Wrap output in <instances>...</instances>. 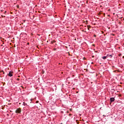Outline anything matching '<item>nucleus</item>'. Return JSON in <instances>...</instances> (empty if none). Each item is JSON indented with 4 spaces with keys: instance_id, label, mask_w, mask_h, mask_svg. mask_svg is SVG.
Returning <instances> with one entry per match:
<instances>
[{
    "instance_id": "obj_1",
    "label": "nucleus",
    "mask_w": 124,
    "mask_h": 124,
    "mask_svg": "<svg viewBox=\"0 0 124 124\" xmlns=\"http://www.w3.org/2000/svg\"><path fill=\"white\" fill-rule=\"evenodd\" d=\"M21 108H17L16 110V113H18V114H20V113H21Z\"/></svg>"
},
{
    "instance_id": "obj_2",
    "label": "nucleus",
    "mask_w": 124,
    "mask_h": 124,
    "mask_svg": "<svg viewBox=\"0 0 124 124\" xmlns=\"http://www.w3.org/2000/svg\"><path fill=\"white\" fill-rule=\"evenodd\" d=\"M8 76H9L10 77H12V76H13L12 72H9V73L8 74Z\"/></svg>"
},
{
    "instance_id": "obj_3",
    "label": "nucleus",
    "mask_w": 124,
    "mask_h": 124,
    "mask_svg": "<svg viewBox=\"0 0 124 124\" xmlns=\"http://www.w3.org/2000/svg\"><path fill=\"white\" fill-rule=\"evenodd\" d=\"M110 102H113V101H115V98L112 97L110 98Z\"/></svg>"
},
{
    "instance_id": "obj_4",
    "label": "nucleus",
    "mask_w": 124,
    "mask_h": 124,
    "mask_svg": "<svg viewBox=\"0 0 124 124\" xmlns=\"http://www.w3.org/2000/svg\"><path fill=\"white\" fill-rule=\"evenodd\" d=\"M107 58H112V57H113L112 56V55H109V54H108L107 55Z\"/></svg>"
},
{
    "instance_id": "obj_5",
    "label": "nucleus",
    "mask_w": 124,
    "mask_h": 124,
    "mask_svg": "<svg viewBox=\"0 0 124 124\" xmlns=\"http://www.w3.org/2000/svg\"><path fill=\"white\" fill-rule=\"evenodd\" d=\"M87 27H88V31H90V28H91V26L90 25H88Z\"/></svg>"
},
{
    "instance_id": "obj_6",
    "label": "nucleus",
    "mask_w": 124,
    "mask_h": 124,
    "mask_svg": "<svg viewBox=\"0 0 124 124\" xmlns=\"http://www.w3.org/2000/svg\"><path fill=\"white\" fill-rule=\"evenodd\" d=\"M106 58H107V56H104L102 57L103 60H106Z\"/></svg>"
},
{
    "instance_id": "obj_7",
    "label": "nucleus",
    "mask_w": 124,
    "mask_h": 124,
    "mask_svg": "<svg viewBox=\"0 0 124 124\" xmlns=\"http://www.w3.org/2000/svg\"><path fill=\"white\" fill-rule=\"evenodd\" d=\"M0 72H3V74H4V72L3 71L0 70Z\"/></svg>"
},
{
    "instance_id": "obj_8",
    "label": "nucleus",
    "mask_w": 124,
    "mask_h": 124,
    "mask_svg": "<svg viewBox=\"0 0 124 124\" xmlns=\"http://www.w3.org/2000/svg\"><path fill=\"white\" fill-rule=\"evenodd\" d=\"M17 81H20V78H17Z\"/></svg>"
},
{
    "instance_id": "obj_9",
    "label": "nucleus",
    "mask_w": 124,
    "mask_h": 124,
    "mask_svg": "<svg viewBox=\"0 0 124 124\" xmlns=\"http://www.w3.org/2000/svg\"><path fill=\"white\" fill-rule=\"evenodd\" d=\"M94 37H96V35H94Z\"/></svg>"
},
{
    "instance_id": "obj_10",
    "label": "nucleus",
    "mask_w": 124,
    "mask_h": 124,
    "mask_svg": "<svg viewBox=\"0 0 124 124\" xmlns=\"http://www.w3.org/2000/svg\"><path fill=\"white\" fill-rule=\"evenodd\" d=\"M36 103H38V101H36Z\"/></svg>"
},
{
    "instance_id": "obj_11",
    "label": "nucleus",
    "mask_w": 124,
    "mask_h": 124,
    "mask_svg": "<svg viewBox=\"0 0 124 124\" xmlns=\"http://www.w3.org/2000/svg\"><path fill=\"white\" fill-rule=\"evenodd\" d=\"M94 56H92V58H94Z\"/></svg>"
},
{
    "instance_id": "obj_12",
    "label": "nucleus",
    "mask_w": 124,
    "mask_h": 124,
    "mask_svg": "<svg viewBox=\"0 0 124 124\" xmlns=\"http://www.w3.org/2000/svg\"><path fill=\"white\" fill-rule=\"evenodd\" d=\"M123 58L124 59V56L123 57Z\"/></svg>"
},
{
    "instance_id": "obj_13",
    "label": "nucleus",
    "mask_w": 124,
    "mask_h": 124,
    "mask_svg": "<svg viewBox=\"0 0 124 124\" xmlns=\"http://www.w3.org/2000/svg\"><path fill=\"white\" fill-rule=\"evenodd\" d=\"M93 46H94V45H93Z\"/></svg>"
},
{
    "instance_id": "obj_14",
    "label": "nucleus",
    "mask_w": 124,
    "mask_h": 124,
    "mask_svg": "<svg viewBox=\"0 0 124 124\" xmlns=\"http://www.w3.org/2000/svg\"><path fill=\"white\" fill-rule=\"evenodd\" d=\"M18 77H20V76H18Z\"/></svg>"
}]
</instances>
